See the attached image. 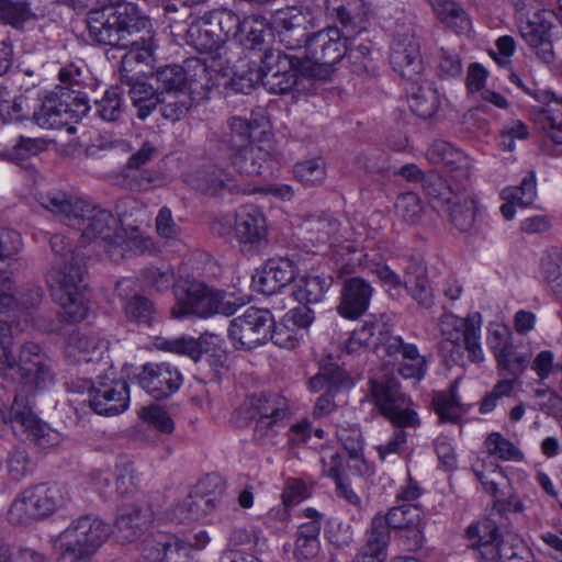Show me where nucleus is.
Masks as SVG:
<instances>
[{"label": "nucleus", "mask_w": 562, "mask_h": 562, "mask_svg": "<svg viewBox=\"0 0 562 562\" xmlns=\"http://www.w3.org/2000/svg\"><path fill=\"white\" fill-rule=\"evenodd\" d=\"M38 201L65 225L81 231L86 243L100 239L114 246L121 239L117 234L119 220L109 210L60 191L41 194Z\"/></svg>", "instance_id": "1"}, {"label": "nucleus", "mask_w": 562, "mask_h": 562, "mask_svg": "<svg viewBox=\"0 0 562 562\" xmlns=\"http://www.w3.org/2000/svg\"><path fill=\"white\" fill-rule=\"evenodd\" d=\"M101 9L89 11L87 26L89 36L100 45L116 48L128 45V37L151 27L150 20L138 7L123 0H102Z\"/></svg>", "instance_id": "2"}, {"label": "nucleus", "mask_w": 562, "mask_h": 562, "mask_svg": "<svg viewBox=\"0 0 562 562\" xmlns=\"http://www.w3.org/2000/svg\"><path fill=\"white\" fill-rule=\"evenodd\" d=\"M11 325L0 319V375H19L21 384L30 389H45L53 382L49 359L41 346L29 341L22 345L19 360L12 353Z\"/></svg>", "instance_id": "3"}, {"label": "nucleus", "mask_w": 562, "mask_h": 562, "mask_svg": "<svg viewBox=\"0 0 562 562\" xmlns=\"http://www.w3.org/2000/svg\"><path fill=\"white\" fill-rule=\"evenodd\" d=\"M111 533V526L98 516L82 515L53 539V548L61 559L79 562L90 559Z\"/></svg>", "instance_id": "4"}, {"label": "nucleus", "mask_w": 562, "mask_h": 562, "mask_svg": "<svg viewBox=\"0 0 562 562\" xmlns=\"http://www.w3.org/2000/svg\"><path fill=\"white\" fill-rule=\"evenodd\" d=\"M282 328H274L272 314L266 308L248 307L241 315L233 318L228 327V337L236 349L251 350L268 339L283 348H294L297 339L292 335L283 337Z\"/></svg>", "instance_id": "5"}, {"label": "nucleus", "mask_w": 562, "mask_h": 562, "mask_svg": "<svg viewBox=\"0 0 562 562\" xmlns=\"http://www.w3.org/2000/svg\"><path fill=\"white\" fill-rule=\"evenodd\" d=\"M177 299L171 314L176 318L195 315L202 318L214 314L233 315L237 311L235 302L227 297L223 291L209 288L195 279H181L175 286Z\"/></svg>", "instance_id": "6"}, {"label": "nucleus", "mask_w": 562, "mask_h": 562, "mask_svg": "<svg viewBox=\"0 0 562 562\" xmlns=\"http://www.w3.org/2000/svg\"><path fill=\"white\" fill-rule=\"evenodd\" d=\"M68 499V492L57 483L29 486L11 503L8 519L13 525L43 519L61 508Z\"/></svg>", "instance_id": "7"}, {"label": "nucleus", "mask_w": 562, "mask_h": 562, "mask_svg": "<svg viewBox=\"0 0 562 562\" xmlns=\"http://www.w3.org/2000/svg\"><path fill=\"white\" fill-rule=\"evenodd\" d=\"M371 401L379 413L392 426H420L418 413L413 408L411 396L402 392L394 375H383L369 381Z\"/></svg>", "instance_id": "8"}, {"label": "nucleus", "mask_w": 562, "mask_h": 562, "mask_svg": "<svg viewBox=\"0 0 562 562\" xmlns=\"http://www.w3.org/2000/svg\"><path fill=\"white\" fill-rule=\"evenodd\" d=\"M56 266L47 272V284L52 295L61 310L67 322H81L88 313V305L83 295V279L86 268L80 266Z\"/></svg>", "instance_id": "9"}, {"label": "nucleus", "mask_w": 562, "mask_h": 562, "mask_svg": "<svg viewBox=\"0 0 562 562\" xmlns=\"http://www.w3.org/2000/svg\"><path fill=\"white\" fill-rule=\"evenodd\" d=\"M186 43L204 55L213 70L225 69L240 58L241 49L236 41H223L215 34L205 14L192 22L186 33Z\"/></svg>", "instance_id": "10"}, {"label": "nucleus", "mask_w": 562, "mask_h": 562, "mask_svg": "<svg viewBox=\"0 0 562 562\" xmlns=\"http://www.w3.org/2000/svg\"><path fill=\"white\" fill-rule=\"evenodd\" d=\"M89 391V406L103 416H115L124 413L131 401L130 386L126 380L112 367L98 375L95 382L86 381Z\"/></svg>", "instance_id": "11"}, {"label": "nucleus", "mask_w": 562, "mask_h": 562, "mask_svg": "<svg viewBox=\"0 0 562 562\" xmlns=\"http://www.w3.org/2000/svg\"><path fill=\"white\" fill-rule=\"evenodd\" d=\"M225 483L217 475H206L199 480L189 495L176 508L180 521L199 520L224 505Z\"/></svg>", "instance_id": "12"}, {"label": "nucleus", "mask_w": 562, "mask_h": 562, "mask_svg": "<svg viewBox=\"0 0 562 562\" xmlns=\"http://www.w3.org/2000/svg\"><path fill=\"white\" fill-rule=\"evenodd\" d=\"M304 47L306 58L313 65L311 75L318 79H327L333 66L347 53V44L337 26H328L313 33Z\"/></svg>", "instance_id": "13"}, {"label": "nucleus", "mask_w": 562, "mask_h": 562, "mask_svg": "<svg viewBox=\"0 0 562 562\" xmlns=\"http://www.w3.org/2000/svg\"><path fill=\"white\" fill-rule=\"evenodd\" d=\"M349 374L337 363H324L318 372L308 379L307 387L312 393H324L317 397L313 407V417L321 419L335 412L338 407L335 397L344 390L352 386Z\"/></svg>", "instance_id": "14"}, {"label": "nucleus", "mask_w": 562, "mask_h": 562, "mask_svg": "<svg viewBox=\"0 0 562 562\" xmlns=\"http://www.w3.org/2000/svg\"><path fill=\"white\" fill-rule=\"evenodd\" d=\"M482 315L479 312L468 314L461 318L453 314H446L440 319L442 337L457 347H463L468 358L473 363L484 361V351L481 346Z\"/></svg>", "instance_id": "15"}, {"label": "nucleus", "mask_w": 562, "mask_h": 562, "mask_svg": "<svg viewBox=\"0 0 562 562\" xmlns=\"http://www.w3.org/2000/svg\"><path fill=\"white\" fill-rule=\"evenodd\" d=\"M259 59L262 86L268 91L284 94L296 86L303 66L300 58L280 50L265 49Z\"/></svg>", "instance_id": "16"}, {"label": "nucleus", "mask_w": 562, "mask_h": 562, "mask_svg": "<svg viewBox=\"0 0 562 562\" xmlns=\"http://www.w3.org/2000/svg\"><path fill=\"white\" fill-rule=\"evenodd\" d=\"M272 23L279 43L288 49L304 47L310 38V32L317 25L316 16L308 7H288L278 10Z\"/></svg>", "instance_id": "17"}, {"label": "nucleus", "mask_w": 562, "mask_h": 562, "mask_svg": "<svg viewBox=\"0 0 562 562\" xmlns=\"http://www.w3.org/2000/svg\"><path fill=\"white\" fill-rule=\"evenodd\" d=\"M552 11L539 10L519 25V34L537 58L547 64L555 60L554 42L560 38Z\"/></svg>", "instance_id": "18"}, {"label": "nucleus", "mask_w": 562, "mask_h": 562, "mask_svg": "<svg viewBox=\"0 0 562 562\" xmlns=\"http://www.w3.org/2000/svg\"><path fill=\"white\" fill-rule=\"evenodd\" d=\"M384 346L385 356L394 364L400 376L420 382L428 372L430 355H422L417 345L405 340L400 335L379 339Z\"/></svg>", "instance_id": "19"}, {"label": "nucleus", "mask_w": 562, "mask_h": 562, "mask_svg": "<svg viewBox=\"0 0 562 562\" xmlns=\"http://www.w3.org/2000/svg\"><path fill=\"white\" fill-rule=\"evenodd\" d=\"M234 238L245 254H258L267 247L268 224L265 213L254 204L240 206L235 213Z\"/></svg>", "instance_id": "20"}, {"label": "nucleus", "mask_w": 562, "mask_h": 562, "mask_svg": "<svg viewBox=\"0 0 562 562\" xmlns=\"http://www.w3.org/2000/svg\"><path fill=\"white\" fill-rule=\"evenodd\" d=\"M135 380L139 387L156 401L169 398L183 383L179 369L169 362L143 364Z\"/></svg>", "instance_id": "21"}, {"label": "nucleus", "mask_w": 562, "mask_h": 562, "mask_svg": "<svg viewBox=\"0 0 562 562\" xmlns=\"http://www.w3.org/2000/svg\"><path fill=\"white\" fill-rule=\"evenodd\" d=\"M468 548L480 562H499L502 560L503 535L496 521L484 518L471 522L465 529Z\"/></svg>", "instance_id": "22"}, {"label": "nucleus", "mask_w": 562, "mask_h": 562, "mask_svg": "<svg viewBox=\"0 0 562 562\" xmlns=\"http://www.w3.org/2000/svg\"><path fill=\"white\" fill-rule=\"evenodd\" d=\"M390 64L395 72L408 82L422 79L424 63L420 44L414 35H404L392 46Z\"/></svg>", "instance_id": "23"}, {"label": "nucleus", "mask_w": 562, "mask_h": 562, "mask_svg": "<svg viewBox=\"0 0 562 562\" xmlns=\"http://www.w3.org/2000/svg\"><path fill=\"white\" fill-rule=\"evenodd\" d=\"M336 254L341 257L345 255H359L357 258L350 257L347 259L346 266H349L355 260L358 261L361 267L368 269L370 272L375 274L384 285H387L389 291H395L396 294H400L402 289V278L384 262L381 254H362L352 240H346L344 244L337 246Z\"/></svg>", "instance_id": "24"}, {"label": "nucleus", "mask_w": 562, "mask_h": 562, "mask_svg": "<svg viewBox=\"0 0 562 562\" xmlns=\"http://www.w3.org/2000/svg\"><path fill=\"white\" fill-rule=\"evenodd\" d=\"M373 292L371 283L361 277L345 279L336 308L337 313L347 319L359 318L368 311Z\"/></svg>", "instance_id": "25"}, {"label": "nucleus", "mask_w": 562, "mask_h": 562, "mask_svg": "<svg viewBox=\"0 0 562 562\" xmlns=\"http://www.w3.org/2000/svg\"><path fill=\"white\" fill-rule=\"evenodd\" d=\"M297 273V266L293 259L288 257L270 258L262 270L254 278L258 291L266 295H272L289 283Z\"/></svg>", "instance_id": "26"}, {"label": "nucleus", "mask_w": 562, "mask_h": 562, "mask_svg": "<svg viewBox=\"0 0 562 562\" xmlns=\"http://www.w3.org/2000/svg\"><path fill=\"white\" fill-rule=\"evenodd\" d=\"M426 158L432 165H442L460 183L470 178L471 159L446 140H435L427 149Z\"/></svg>", "instance_id": "27"}, {"label": "nucleus", "mask_w": 562, "mask_h": 562, "mask_svg": "<svg viewBox=\"0 0 562 562\" xmlns=\"http://www.w3.org/2000/svg\"><path fill=\"white\" fill-rule=\"evenodd\" d=\"M192 184L198 191L207 196L247 192L244 184L236 177L217 166L199 170L192 180Z\"/></svg>", "instance_id": "28"}, {"label": "nucleus", "mask_w": 562, "mask_h": 562, "mask_svg": "<svg viewBox=\"0 0 562 562\" xmlns=\"http://www.w3.org/2000/svg\"><path fill=\"white\" fill-rule=\"evenodd\" d=\"M402 288L419 307L430 310L434 306V289L428 279L427 267L422 261H409L404 270Z\"/></svg>", "instance_id": "29"}, {"label": "nucleus", "mask_w": 562, "mask_h": 562, "mask_svg": "<svg viewBox=\"0 0 562 562\" xmlns=\"http://www.w3.org/2000/svg\"><path fill=\"white\" fill-rule=\"evenodd\" d=\"M104 345L100 337L92 331H72L67 340L65 353L75 363L100 362Z\"/></svg>", "instance_id": "30"}, {"label": "nucleus", "mask_w": 562, "mask_h": 562, "mask_svg": "<svg viewBox=\"0 0 562 562\" xmlns=\"http://www.w3.org/2000/svg\"><path fill=\"white\" fill-rule=\"evenodd\" d=\"M222 76L231 77V88L235 92L248 94L252 91L257 83L262 85V71L260 65L258 66L255 60H247L241 49L240 58L233 65H228L225 69L214 70Z\"/></svg>", "instance_id": "31"}, {"label": "nucleus", "mask_w": 562, "mask_h": 562, "mask_svg": "<svg viewBox=\"0 0 562 562\" xmlns=\"http://www.w3.org/2000/svg\"><path fill=\"white\" fill-rule=\"evenodd\" d=\"M406 88L411 111L420 119L434 117L441 106V95L437 88L427 81L409 82Z\"/></svg>", "instance_id": "32"}, {"label": "nucleus", "mask_w": 562, "mask_h": 562, "mask_svg": "<svg viewBox=\"0 0 562 562\" xmlns=\"http://www.w3.org/2000/svg\"><path fill=\"white\" fill-rule=\"evenodd\" d=\"M244 408L249 418L257 419H288V400L277 393H260L247 398Z\"/></svg>", "instance_id": "33"}, {"label": "nucleus", "mask_w": 562, "mask_h": 562, "mask_svg": "<svg viewBox=\"0 0 562 562\" xmlns=\"http://www.w3.org/2000/svg\"><path fill=\"white\" fill-rule=\"evenodd\" d=\"M122 83L130 87L128 95L133 106L137 111L136 116L139 120H146L159 104V91L151 85L127 75H122Z\"/></svg>", "instance_id": "34"}, {"label": "nucleus", "mask_w": 562, "mask_h": 562, "mask_svg": "<svg viewBox=\"0 0 562 562\" xmlns=\"http://www.w3.org/2000/svg\"><path fill=\"white\" fill-rule=\"evenodd\" d=\"M72 111L56 93L45 97L38 111L34 112L35 123L45 128H63L69 124Z\"/></svg>", "instance_id": "35"}, {"label": "nucleus", "mask_w": 562, "mask_h": 562, "mask_svg": "<svg viewBox=\"0 0 562 562\" xmlns=\"http://www.w3.org/2000/svg\"><path fill=\"white\" fill-rule=\"evenodd\" d=\"M449 222L460 232H468L475 221V200L462 192H456L453 199L439 209Z\"/></svg>", "instance_id": "36"}, {"label": "nucleus", "mask_w": 562, "mask_h": 562, "mask_svg": "<svg viewBox=\"0 0 562 562\" xmlns=\"http://www.w3.org/2000/svg\"><path fill=\"white\" fill-rule=\"evenodd\" d=\"M115 528L121 543H132L146 530L147 517L138 506L124 507L116 518Z\"/></svg>", "instance_id": "37"}, {"label": "nucleus", "mask_w": 562, "mask_h": 562, "mask_svg": "<svg viewBox=\"0 0 562 562\" xmlns=\"http://www.w3.org/2000/svg\"><path fill=\"white\" fill-rule=\"evenodd\" d=\"M126 319L138 326L149 328L161 318L155 303L147 296L134 294L123 305Z\"/></svg>", "instance_id": "38"}, {"label": "nucleus", "mask_w": 562, "mask_h": 562, "mask_svg": "<svg viewBox=\"0 0 562 562\" xmlns=\"http://www.w3.org/2000/svg\"><path fill=\"white\" fill-rule=\"evenodd\" d=\"M37 389H30L21 384L15 393L9 412V422L15 434L30 423H34L37 416L33 412V393Z\"/></svg>", "instance_id": "39"}, {"label": "nucleus", "mask_w": 562, "mask_h": 562, "mask_svg": "<svg viewBox=\"0 0 562 562\" xmlns=\"http://www.w3.org/2000/svg\"><path fill=\"white\" fill-rule=\"evenodd\" d=\"M540 272L555 300L562 301V249L552 247L541 259Z\"/></svg>", "instance_id": "40"}, {"label": "nucleus", "mask_w": 562, "mask_h": 562, "mask_svg": "<svg viewBox=\"0 0 562 562\" xmlns=\"http://www.w3.org/2000/svg\"><path fill=\"white\" fill-rule=\"evenodd\" d=\"M423 516L424 510L419 504H398L390 507L385 513L382 512L387 526L396 532L420 525Z\"/></svg>", "instance_id": "41"}, {"label": "nucleus", "mask_w": 562, "mask_h": 562, "mask_svg": "<svg viewBox=\"0 0 562 562\" xmlns=\"http://www.w3.org/2000/svg\"><path fill=\"white\" fill-rule=\"evenodd\" d=\"M339 229V222L330 215L311 216L303 223L305 239L312 245L330 243Z\"/></svg>", "instance_id": "42"}, {"label": "nucleus", "mask_w": 562, "mask_h": 562, "mask_svg": "<svg viewBox=\"0 0 562 562\" xmlns=\"http://www.w3.org/2000/svg\"><path fill=\"white\" fill-rule=\"evenodd\" d=\"M331 280L324 276H305L300 279L292 294L300 304L318 303L329 289Z\"/></svg>", "instance_id": "43"}, {"label": "nucleus", "mask_w": 562, "mask_h": 562, "mask_svg": "<svg viewBox=\"0 0 562 562\" xmlns=\"http://www.w3.org/2000/svg\"><path fill=\"white\" fill-rule=\"evenodd\" d=\"M259 127L257 122H249L240 116H234L228 121V132L225 133L223 142L232 150H239L250 147L254 131Z\"/></svg>", "instance_id": "44"}, {"label": "nucleus", "mask_w": 562, "mask_h": 562, "mask_svg": "<svg viewBox=\"0 0 562 562\" xmlns=\"http://www.w3.org/2000/svg\"><path fill=\"white\" fill-rule=\"evenodd\" d=\"M159 106L162 117L175 123L186 116L192 106V98L186 90L160 93Z\"/></svg>", "instance_id": "45"}, {"label": "nucleus", "mask_w": 562, "mask_h": 562, "mask_svg": "<svg viewBox=\"0 0 562 562\" xmlns=\"http://www.w3.org/2000/svg\"><path fill=\"white\" fill-rule=\"evenodd\" d=\"M472 470L484 491L497 498L499 486L507 481L502 467L493 461L479 460L472 465Z\"/></svg>", "instance_id": "46"}, {"label": "nucleus", "mask_w": 562, "mask_h": 562, "mask_svg": "<svg viewBox=\"0 0 562 562\" xmlns=\"http://www.w3.org/2000/svg\"><path fill=\"white\" fill-rule=\"evenodd\" d=\"M205 16L213 26L217 25L220 27L226 37L223 41L237 38L239 33H243V29H246L247 20H241L238 14L226 8L210 11L205 13Z\"/></svg>", "instance_id": "47"}, {"label": "nucleus", "mask_w": 562, "mask_h": 562, "mask_svg": "<svg viewBox=\"0 0 562 562\" xmlns=\"http://www.w3.org/2000/svg\"><path fill=\"white\" fill-rule=\"evenodd\" d=\"M188 85L190 92H199V90L210 89L212 85L211 64L206 58H193L184 61Z\"/></svg>", "instance_id": "48"}, {"label": "nucleus", "mask_w": 562, "mask_h": 562, "mask_svg": "<svg viewBox=\"0 0 562 562\" xmlns=\"http://www.w3.org/2000/svg\"><path fill=\"white\" fill-rule=\"evenodd\" d=\"M158 86L159 93L176 92L178 90H186L188 78L186 69L179 65H167L160 67L153 75Z\"/></svg>", "instance_id": "49"}, {"label": "nucleus", "mask_w": 562, "mask_h": 562, "mask_svg": "<svg viewBox=\"0 0 562 562\" xmlns=\"http://www.w3.org/2000/svg\"><path fill=\"white\" fill-rule=\"evenodd\" d=\"M392 529L387 526L382 517V512L376 513L370 521L366 531V541L362 547L368 550H378L387 553V547L391 541Z\"/></svg>", "instance_id": "50"}, {"label": "nucleus", "mask_w": 562, "mask_h": 562, "mask_svg": "<svg viewBox=\"0 0 562 562\" xmlns=\"http://www.w3.org/2000/svg\"><path fill=\"white\" fill-rule=\"evenodd\" d=\"M422 188L429 202L436 209H440L450 199H453L456 193L447 183V180L437 172L427 173Z\"/></svg>", "instance_id": "51"}, {"label": "nucleus", "mask_w": 562, "mask_h": 562, "mask_svg": "<svg viewBox=\"0 0 562 562\" xmlns=\"http://www.w3.org/2000/svg\"><path fill=\"white\" fill-rule=\"evenodd\" d=\"M34 14L26 0H0V22L15 29L23 26Z\"/></svg>", "instance_id": "52"}, {"label": "nucleus", "mask_w": 562, "mask_h": 562, "mask_svg": "<svg viewBox=\"0 0 562 562\" xmlns=\"http://www.w3.org/2000/svg\"><path fill=\"white\" fill-rule=\"evenodd\" d=\"M46 148L47 140L45 138L20 136L11 149L3 151L2 157L9 161L20 164L41 154Z\"/></svg>", "instance_id": "53"}, {"label": "nucleus", "mask_w": 562, "mask_h": 562, "mask_svg": "<svg viewBox=\"0 0 562 562\" xmlns=\"http://www.w3.org/2000/svg\"><path fill=\"white\" fill-rule=\"evenodd\" d=\"M142 278L147 288L157 292L168 291L175 284L173 268L167 262L144 268Z\"/></svg>", "instance_id": "54"}, {"label": "nucleus", "mask_w": 562, "mask_h": 562, "mask_svg": "<svg viewBox=\"0 0 562 562\" xmlns=\"http://www.w3.org/2000/svg\"><path fill=\"white\" fill-rule=\"evenodd\" d=\"M145 32L147 36L136 37L137 35H135L128 37V45L121 47L127 50L123 57V64L132 61L149 64L153 60L155 45L150 35V27Z\"/></svg>", "instance_id": "55"}, {"label": "nucleus", "mask_w": 562, "mask_h": 562, "mask_svg": "<svg viewBox=\"0 0 562 562\" xmlns=\"http://www.w3.org/2000/svg\"><path fill=\"white\" fill-rule=\"evenodd\" d=\"M490 456L504 461H522L524 453L501 432H492L484 442Z\"/></svg>", "instance_id": "56"}, {"label": "nucleus", "mask_w": 562, "mask_h": 562, "mask_svg": "<svg viewBox=\"0 0 562 562\" xmlns=\"http://www.w3.org/2000/svg\"><path fill=\"white\" fill-rule=\"evenodd\" d=\"M431 5L439 19L457 30H464L469 25L465 11L452 0H431Z\"/></svg>", "instance_id": "57"}, {"label": "nucleus", "mask_w": 562, "mask_h": 562, "mask_svg": "<svg viewBox=\"0 0 562 562\" xmlns=\"http://www.w3.org/2000/svg\"><path fill=\"white\" fill-rule=\"evenodd\" d=\"M97 115L105 122H116L122 115L123 104L119 87L108 89L100 100L94 102Z\"/></svg>", "instance_id": "58"}, {"label": "nucleus", "mask_w": 562, "mask_h": 562, "mask_svg": "<svg viewBox=\"0 0 562 562\" xmlns=\"http://www.w3.org/2000/svg\"><path fill=\"white\" fill-rule=\"evenodd\" d=\"M20 435H24L27 440L33 442L41 449H47L59 443V434L42 423L38 418L34 423H30L20 431Z\"/></svg>", "instance_id": "59"}, {"label": "nucleus", "mask_w": 562, "mask_h": 562, "mask_svg": "<svg viewBox=\"0 0 562 562\" xmlns=\"http://www.w3.org/2000/svg\"><path fill=\"white\" fill-rule=\"evenodd\" d=\"M336 436L351 459L362 457L363 438L358 424L345 423L337 425Z\"/></svg>", "instance_id": "60"}, {"label": "nucleus", "mask_w": 562, "mask_h": 562, "mask_svg": "<svg viewBox=\"0 0 562 562\" xmlns=\"http://www.w3.org/2000/svg\"><path fill=\"white\" fill-rule=\"evenodd\" d=\"M496 362L502 374L518 380L528 368L530 357L528 353L517 352L513 346L507 352L498 356Z\"/></svg>", "instance_id": "61"}, {"label": "nucleus", "mask_w": 562, "mask_h": 562, "mask_svg": "<svg viewBox=\"0 0 562 562\" xmlns=\"http://www.w3.org/2000/svg\"><path fill=\"white\" fill-rule=\"evenodd\" d=\"M336 16L341 26L338 27V32L341 33V38L346 44L368 27V20L363 15L352 14L342 5L337 8Z\"/></svg>", "instance_id": "62"}, {"label": "nucleus", "mask_w": 562, "mask_h": 562, "mask_svg": "<svg viewBox=\"0 0 562 562\" xmlns=\"http://www.w3.org/2000/svg\"><path fill=\"white\" fill-rule=\"evenodd\" d=\"M295 178L305 187L315 186L325 180V164L321 158L302 160L293 169Z\"/></svg>", "instance_id": "63"}, {"label": "nucleus", "mask_w": 562, "mask_h": 562, "mask_svg": "<svg viewBox=\"0 0 562 562\" xmlns=\"http://www.w3.org/2000/svg\"><path fill=\"white\" fill-rule=\"evenodd\" d=\"M539 120L548 136L557 144H562V103L547 104Z\"/></svg>", "instance_id": "64"}]
</instances>
